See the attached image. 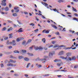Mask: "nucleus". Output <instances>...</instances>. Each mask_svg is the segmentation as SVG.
Returning a JSON list of instances; mask_svg holds the SVG:
<instances>
[{
    "instance_id": "obj_1",
    "label": "nucleus",
    "mask_w": 78,
    "mask_h": 78,
    "mask_svg": "<svg viewBox=\"0 0 78 78\" xmlns=\"http://www.w3.org/2000/svg\"><path fill=\"white\" fill-rule=\"evenodd\" d=\"M68 59L70 61H72V60H75L76 59V57L75 56H72L71 58L70 57H68Z\"/></svg>"
},
{
    "instance_id": "obj_2",
    "label": "nucleus",
    "mask_w": 78,
    "mask_h": 78,
    "mask_svg": "<svg viewBox=\"0 0 78 78\" xmlns=\"http://www.w3.org/2000/svg\"><path fill=\"white\" fill-rule=\"evenodd\" d=\"M14 9L15 10V12H19V9H19V7H15L14 8Z\"/></svg>"
},
{
    "instance_id": "obj_3",
    "label": "nucleus",
    "mask_w": 78,
    "mask_h": 78,
    "mask_svg": "<svg viewBox=\"0 0 78 78\" xmlns=\"http://www.w3.org/2000/svg\"><path fill=\"white\" fill-rule=\"evenodd\" d=\"M9 44H12V45H13V46H14V45H16V41L14 40H12V42H10Z\"/></svg>"
},
{
    "instance_id": "obj_4",
    "label": "nucleus",
    "mask_w": 78,
    "mask_h": 78,
    "mask_svg": "<svg viewBox=\"0 0 78 78\" xmlns=\"http://www.w3.org/2000/svg\"><path fill=\"white\" fill-rule=\"evenodd\" d=\"M7 66H12L13 67V66H16V65H13L11 63H8L7 65Z\"/></svg>"
},
{
    "instance_id": "obj_5",
    "label": "nucleus",
    "mask_w": 78,
    "mask_h": 78,
    "mask_svg": "<svg viewBox=\"0 0 78 78\" xmlns=\"http://www.w3.org/2000/svg\"><path fill=\"white\" fill-rule=\"evenodd\" d=\"M22 30H23L22 28H21L19 30L16 31V32H18V31L19 33H21L22 32H23V31Z\"/></svg>"
},
{
    "instance_id": "obj_6",
    "label": "nucleus",
    "mask_w": 78,
    "mask_h": 78,
    "mask_svg": "<svg viewBox=\"0 0 78 78\" xmlns=\"http://www.w3.org/2000/svg\"><path fill=\"white\" fill-rule=\"evenodd\" d=\"M2 2L1 5L2 6H6V3L3 2V1H2Z\"/></svg>"
},
{
    "instance_id": "obj_7",
    "label": "nucleus",
    "mask_w": 78,
    "mask_h": 78,
    "mask_svg": "<svg viewBox=\"0 0 78 78\" xmlns=\"http://www.w3.org/2000/svg\"><path fill=\"white\" fill-rule=\"evenodd\" d=\"M60 58H62V59H66V60H68V59H67V56H66V57H64L62 56H61L60 57Z\"/></svg>"
},
{
    "instance_id": "obj_8",
    "label": "nucleus",
    "mask_w": 78,
    "mask_h": 78,
    "mask_svg": "<svg viewBox=\"0 0 78 78\" xmlns=\"http://www.w3.org/2000/svg\"><path fill=\"white\" fill-rule=\"evenodd\" d=\"M40 60H42V61H46V59L45 58H42L41 59H40L39 58H38L36 59V61H40Z\"/></svg>"
},
{
    "instance_id": "obj_9",
    "label": "nucleus",
    "mask_w": 78,
    "mask_h": 78,
    "mask_svg": "<svg viewBox=\"0 0 78 78\" xmlns=\"http://www.w3.org/2000/svg\"><path fill=\"white\" fill-rule=\"evenodd\" d=\"M74 45H72V46L70 48H63V49H64L65 50H67V49H71V48H72L73 47H74Z\"/></svg>"
},
{
    "instance_id": "obj_10",
    "label": "nucleus",
    "mask_w": 78,
    "mask_h": 78,
    "mask_svg": "<svg viewBox=\"0 0 78 78\" xmlns=\"http://www.w3.org/2000/svg\"><path fill=\"white\" fill-rule=\"evenodd\" d=\"M61 61V59H55L54 60V62H59Z\"/></svg>"
},
{
    "instance_id": "obj_11",
    "label": "nucleus",
    "mask_w": 78,
    "mask_h": 78,
    "mask_svg": "<svg viewBox=\"0 0 78 78\" xmlns=\"http://www.w3.org/2000/svg\"><path fill=\"white\" fill-rule=\"evenodd\" d=\"M64 55V51H61L59 52L58 54V55H60L61 56L62 55Z\"/></svg>"
},
{
    "instance_id": "obj_12",
    "label": "nucleus",
    "mask_w": 78,
    "mask_h": 78,
    "mask_svg": "<svg viewBox=\"0 0 78 78\" xmlns=\"http://www.w3.org/2000/svg\"><path fill=\"white\" fill-rule=\"evenodd\" d=\"M12 27H10L9 28L8 30H7V31L8 32H9L10 31H12Z\"/></svg>"
},
{
    "instance_id": "obj_13",
    "label": "nucleus",
    "mask_w": 78,
    "mask_h": 78,
    "mask_svg": "<svg viewBox=\"0 0 78 78\" xmlns=\"http://www.w3.org/2000/svg\"><path fill=\"white\" fill-rule=\"evenodd\" d=\"M59 46L58 44H55V45L53 47V48H56L57 47H59Z\"/></svg>"
},
{
    "instance_id": "obj_14",
    "label": "nucleus",
    "mask_w": 78,
    "mask_h": 78,
    "mask_svg": "<svg viewBox=\"0 0 78 78\" xmlns=\"http://www.w3.org/2000/svg\"><path fill=\"white\" fill-rule=\"evenodd\" d=\"M34 49L35 50H39V47H36L34 45Z\"/></svg>"
},
{
    "instance_id": "obj_15",
    "label": "nucleus",
    "mask_w": 78,
    "mask_h": 78,
    "mask_svg": "<svg viewBox=\"0 0 78 78\" xmlns=\"http://www.w3.org/2000/svg\"><path fill=\"white\" fill-rule=\"evenodd\" d=\"M4 10L5 11H9V8L8 7H6L4 9Z\"/></svg>"
},
{
    "instance_id": "obj_16",
    "label": "nucleus",
    "mask_w": 78,
    "mask_h": 78,
    "mask_svg": "<svg viewBox=\"0 0 78 78\" xmlns=\"http://www.w3.org/2000/svg\"><path fill=\"white\" fill-rule=\"evenodd\" d=\"M51 26L52 27L54 28L55 29H57L58 28V27L56 26H55L53 24H51Z\"/></svg>"
},
{
    "instance_id": "obj_17",
    "label": "nucleus",
    "mask_w": 78,
    "mask_h": 78,
    "mask_svg": "<svg viewBox=\"0 0 78 78\" xmlns=\"http://www.w3.org/2000/svg\"><path fill=\"white\" fill-rule=\"evenodd\" d=\"M6 27H5L2 29V31H6Z\"/></svg>"
},
{
    "instance_id": "obj_18",
    "label": "nucleus",
    "mask_w": 78,
    "mask_h": 78,
    "mask_svg": "<svg viewBox=\"0 0 78 78\" xmlns=\"http://www.w3.org/2000/svg\"><path fill=\"white\" fill-rule=\"evenodd\" d=\"M9 39L11 38L12 37V34H9Z\"/></svg>"
},
{
    "instance_id": "obj_19",
    "label": "nucleus",
    "mask_w": 78,
    "mask_h": 78,
    "mask_svg": "<svg viewBox=\"0 0 78 78\" xmlns=\"http://www.w3.org/2000/svg\"><path fill=\"white\" fill-rule=\"evenodd\" d=\"M12 16L14 17H17V14L16 13H13L12 14Z\"/></svg>"
},
{
    "instance_id": "obj_20",
    "label": "nucleus",
    "mask_w": 78,
    "mask_h": 78,
    "mask_svg": "<svg viewBox=\"0 0 78 78\" xmlns=\"http://www.w3.org/2000/svg\"><path fill=\"white\" fill-rule=\"evenodd\" d=\"M73 20H76V21H77V22H78V18L74 17L73 18Z\"/></svg>"
},
{
    "instance_id": "obj_21",
    "label": "nucleus",
    "mask_w": 78,
    "mask_h": 78,
    "mask_svg": "<svg viewBox=\"0 0 78 78\" xmlns=\"http://www.w3.org/2000/svg\"><path fill=\"white\" fill-rule=\"evenodd\" d=\"M13 53H19V51L18 50H16L14 51Z\"/></svg>"
},
{
    "instance_id": "obj_22",
    "label": "nucleus",
    "mask_w": 78,
    "mask_h": 78,
    "mask_svg": "<svg viewBox=\"0 0 78 78\" xmlns=\"http://www.w3.org/2000/svg\"><path fill=\"white\" fill-rule=\"evenodd\" d=\"M21 39H22L21 38H18L17 39L16 41H17V42H19V41H21Z\"/></svg>"
},
{
    "instance_id": "obj_23",
    "label": "nucleus",
    "mask_w": 78,
    "mask_h": 78,
    "mask_svg": "<svg viewBox=\"0 0 78 78\" xmlns=\"http://www.w3.org/2000/svg\"><path fill=\"white\" fill-rule=\"evenodd\" d=\"M24 60L26 61H29V59L25 57L24 58Z\"/></svg>"
},
{
    "instance_id": "obj_24",
    "label": "nucleus",
    "mask_w": 78,
    "mask_h": 78,
    "mask_svg": "<svg viewBox=\"0 0 78 78\" xmlns=\"http://www.w3.org/2000/svg\"><path fill=\"white\" fill-rule=\"evenodd\" d=\"M67 56H70L71 55V53H68L66 54Z\"/></svg>"
},
{
    "instance_id": "obj_25",
    "label": "nucleus",
    "mask_w": 78,
    "mask_h": 78,
    "mask_svg": "<svg viewBox=\"0 0 78 78\" xmlns=\"http://www.w3.org/2000/svg\"><path fill=\"white\" fill-rule=\"evenodd\" d=\"M18 58L20 59H23V57L22 56H19L18 57Z\"/></svg>"
},
{
    "instance_id": "obj_26",
    "label": "nucleus",
    "mask_w": 78,
    "mask_h": 78,
    "mask_svg": "<svg viewBox=\"0 0 78 78\" xmlns=\"http://www.w3.org/2000/svg\"><path fill=\"white\" fill-rule=\"evenodd\" d=\"M27 55H28L29 56H33V54L32 53H27Z\"/></svg>"
},
{
    "instance_id": "obj_27",
    "label": "nucleus",
    "mask_w": 78,
    "mask_h": 78,
    "mask_svg": "<svg viewBox=\"0 0 78 78\" xmlns=\"http://www.w3.org/2000/svg\"><path fill=\"white\" fill-rule=\"evenodd\" d=\"M72 8L73 9V11H75V12H76V11H77L76 9H75V8H74V7H72Z\"/></svg>"
},
{
    "instance_id": "obj_28",
    "label": "nucleus",
    "mask_w": 78,
    "mask_h": 78,
    "mask_svg": "<svg viewBox=\"0 0 78 78\" xmlns=\"http://www.w3.org/2000/svg\"><path fill=\"white\" fill-rule=\"evenodd\" d=\"M30 63H28V65H27V66H26V68H29V67H30Z\"/></svg>"
},
{
    "instance_id": "obj_29",
    "label": "nucleus",
    "mask_w": 78,
    "mask_h": 78,
    "mask_svg": "<svg viewBox=\"0 0 78 78\" xmlns=\"http://www.w3.org/2000/svg\"><path fill=\"white\" fill-rule=\"evenodd\" d=\"M42 41H43L44 43H45V41H46L45 38H43L42 40Z\"/></svg>"
},
{
    "instance_id": "obj_30",
    "label": "nucleus",
    "mask_w": 78,
    "mask_h": 78,
    "mask_svg": "<svg viewBox=\"0 0 78 78\" xmlns=\"http://www.w3.org/2000/svg\"><path fill=\"white\" fill-rule=\"evenodd\" d=\"M51 42L53 44H55L56 42V41H53Z\"/></svg>"
},
{
    "instance_id": "obj_31",
    "label": "nucleus",
    "mask_w": 78,
    "mask_h": 78,
    "mask_svg": "<svg viewBox=\"0 0 78 78\" xmlns=\"http://www.w3.org/2000/svg\"><path fill=\"white\" fill-rule=\"evenodd\" d=\"M66 47V46L64 45H61L59 46V47Z\"/></svg>"
},
{
    "instance_id": "obj_32",
    "label": "nucleus",
    "mask_w": 78,
    "mask_h": 78,
    "mask_svg": "<svg viewBox=\"0 0 78 78\" xmlns=\"http://www.w3.org/2000/svg\"><path fill=\"white\" fill-rule=\"evenodd\" d=\"M26 43V41H25V40L23 41L22 43V45H24V44H25Z\"/></svg>"
},
{
    "instance_id": "obj_33",
    "label": "nucleus",
    "mask_w": 78,
    "mask_h": 78,
    "mask_svg": "<svg viewBox=\"0 0 78 78\" xmlns=\"http://www.w3.org/2000/svg\"><path fill=\"white\" fill-rule=\"evenodd\" d=\"M9 42V40H8L7 41V42H6L7 45H8L10 44Z\"/></svg>"
},
{
    "instance_id": "obj_34",
    "label": "nucleus",
    "mask_w": 78,
    "mask_h": 78,
    "mask_svg": "<svg viewBox=\"0 0 78 78\" xmlns=\"http://www.w3.org/2000/svg\"><path fill=\"white\" fill-rule=\"evenodd\" d=\"M22 51L23 53H26V52H27V51L25 50H22Z\"/></svg>"
},
{
    "instance_id": "obj_35",
    "label": "nucleus",
    "mask_w": 78,
    "mask_h": 78,
    "mask_svg": "<svg viewBox=\"0 0 78 78\" xmlns=\"http://www.w3.org/2000/svg\"><path fill=\"white\" fill-rule=\"evenodd\" d=\"M0 66L1 68H2V67H4V65H3V63L1 64Z\"/></svg>"
},
{
    "instance_id": "obj_36",
    "label": "nucleus",
    "mask_w": 78,
    "mask_h": 78,
    "mask_svg": "<svg viewBox=\"0 0 78 78\" xmlns=\"http://www.w3.org/2000/svg\"><path fill=\"white\" fill-rule=\"evenodd\" d=\"M43 49V48H42L41 46H40L39 48H38L39 50H42Z\"/></svg>"
},
{
    "instance_id": "obj_37",
    "label": "nucleus",
    "mask_w": 78,
    "mask_h": 78,
    "mask_svg": "<svg viewBox=\"0 0 78 78\" xmlns=\"http://www.w3.org/2000/svg\"><path fill=\"white\" fill-rule=\"evenodd\" d=\"M38 68H40V67H42V65H39L37 66Z\"/></svg>"
},
{
    "instance_id": "obj_38",
    "label": "nucleus",
    "mask_w": 78,
    "mask_h": 78,
    "mask_svg": "<svg viewBox=\"0 0 78 78\" xmlns=\"http://www.w3.org/2000/svg\"><path fill=\"white\" fill-rule=\"evenodd\" d=\"M55 34H57V35H59V33L58 32H57L55 33Z\"/></svg>"
},
{
    "instance_id": "obj_39",
    "label": "nucleus",
    "mask_w": 78,
    "mask_h": 78,
    "mask_svg": "<svg viewBox=\"0 0 78 78\" xmlns=\"http://www.w3.org/2000/svg\"><path fill=\"white\" fill-rule=\"evenodd\" d=\"M73 15L75 16H76L77 17H78V14L77 13H74Z\"/></svg>"
},
{
    "instance_id": "obj_40",
    "label": "nucleus",
    "mask_w": 78,
    "mask_h": 78,
    "mask_svg": "<svg viewBox=\"0 0 78 78\" xmlns=\"http://www.w3.org/2000/svg\"><path fill=\"white\" fill-rule=\"evenodd\" d=\"M5 63H6L7 62H9V63L10 62H9L8 60H6L5 61Z\"/></svg>"
},
{
    "instance_id": "obj_41",
    "label": "nucleus",
    "mask_w": 78,
    "mask_h": 78,
    "mask_svg": "<svg viewBox=\"0 0 78 78\" xmlns=\"http://www.w3.org/2000/svg\"><path fill=\"white\" fill-rule=\"evenodd\" d=\"M78 67V65H76L74 66V69H76V68H77Z\"/></svg>"
},
{
    "instance_id": "obj_42",
    "label": "nucleus",
    "mask_w": 78,
    "mask_h": 78,
    "mask_svg": "<svg viewBox=\"0 0 78 78\" xmlns=\"http://www.w3.org/2000/svg\"><path fill=\"white\" fill-rule=\"evenodd\" d=\"M34 45H33L32 46H31V47H30V49H31V50H32V49H33V47H34Z\"/></svg>"
},
{
    "instance_id": "obj_43",
    "label": "nucleus",
    "mask_w": 78,
    "mask_h": 78,
    "mask_svg": "<svg viewBox=\"0 0 78 78\" xmlns=\"http://www.w3.org/2000/svg\"><path fill=\"white\" fill-rule=\"evenodd\" d=\"M65 29H66V28H63V30H62V31H66V30H65Z\"/></svg>"
},
{
    "instance_id": "obj_44",
    "label": "nucleus",
    "mask_w": 78,
    "mask_h": 78,
    "mask_svg": "<svg viewBox=\"0 0 78 78\" xmlns=\"http://www.w3.org/2000/svg\"><path fill=\"white\" fill-rule=\"evenodd\" d=\"M31 39H29L28 40V41H27V43H29L30 42H31Z\"/></svg>"
},
{
    "instance_id": "obj_45",
    "label": "nucleus",
    "mask_w": 78,
    "mask_h": 78,
    "mask_svg": "<svg viewBox=\"0 0 78 78\" xmlns=\"http://www.w3.org/2000/svg\"><path fill=\"white\" fill-rule=\"evenodd\" d=\"M53 55V53H50L49 54V56H52Z\"/></svg>"
},
{
    "instance_id": "obj_46",
    "label": "nucleus",
    "mask_w": 78,
    "mask_h": 78,
    "mask_svg": "<svg viewBox=\"0 0 78 78\" xmlns=\"http://www.w3.org/2000/svg\"><path fill=\"white\" fill-rule=\"evenodd\" d=\"M38 31V29H37L34 30V32H37Z\"/></svg>"
},
{
    "instance_id": "obj_47",
    "label": "nucleus",
    "mask_w": 78,
    "mask_h": 78,
    "mask_svg": "<svg viewBox=\"0 0 78 78\" xmlns=\"http://www.w3.org/2000/svg\"><path fill=\"white\" fill-rule=\"evenodd\" d=\"M61 65V63H57V66H60Z\"/></svg>"
},
{
    "instance_id": "obj_48",
    "label": "nucleus",
    "mask_w": 78,
    "mask_h": 78,
    "mask_svg": "<svg viewBox=\"0 0 78 78\" xmlns=\"http://www.w3.org/2000/svg\"><path fill=\"white\" fill-rule=\"evenodd\" d=\"M10 61L9 62H14V60L11 59L10 60Z\"/></svg>"
},
{
    "instance_id": "obj_49",
    "label": "nucleus",
    "mask_w": 78,
    "mask_h": 78,
    "mask_svg": "<svg viewBox=\"0 0 78 78\" xmlns=\"http://www.w3.org/2000/svg\"><path fill=\"white\" fill-rule=\"evenodd\" d=\"M8 39V37H5L4 38V39L5 40H7V39Z\"/></svg>"
},
{
    "instance_id": "obj_50",
    "label": "nucleus",
    "mask_w": 78,
    "mask_h": 78,
    "mask_svg": "<svg viewBox=\"0 0 78 78\" xmlns=\"http://www.w3.org/2000/svg\"><path fill=\"white\" fill-rule=\"evenodd\" d=\"M9 8H11V3H9Z\"/></svg>"
},
{
    "instance_id": "obj_51",
    "label": "nucleus",
    "mask_w": 78,
    "mask_h": 78,
    "mask_svg": "<svg viewBox=\"0 0 78 78\" xmlns=\"http://www.w3.org/2000/svg\"><path fill=\"white\" fill-rule=\"evenodd\" d=\"M53 47V45H51L49 46V48H50V47Z\"/></svg>"
},
{
    "instance_id": "obj_52",
    "label": "nucleus",
    "mask_w": 78,
    "mask_h": 78,
    "mask_svg": "<svg viewBox=\"0 0 78 78\" xmlns=\"http://www.w3.org/2000/svg\"><path fill=\"white\" fill-rule=\"evenodd\" d=\"M24 76H25V77H28V75L27 74H25Z\"/></svg>"
},
{
    "instance_id": "obj_53",
    "label": "nucleus",
    "mask_w": 78,
    "mask_h": 78,
    "mask_svg": "<svg viewBox=\"0 0 78 78\" xmlns=\"http://www.w3.org/2000/svg\"><path fill=\"white\" fill-rule=\"evenodd\" d=\"M24 14H26V15H27V14H28V13L26 12H24Z\"/></svg>"
},
{
    "instance_id": "obj_54",
    "label": "nucleus",
    "mask_w": 78,
    "mask_h": 78,
    "mask_svg": "<svg viewBox=\"0 0 78 78\" xmlns=\"http://www.w3.org/2000/svg\"><path fill=\"white\" fill-rule=\"evenodd\" d=\"M9 49H11V48H12V46H9Z\"/></svg>"
},
{
    "instance_id": "obj_55",
    "label": "nucleus",
    "mask_w": 78,
    "mask_h": 78,
    "mask_svg": "<svg viewBox=\"0 0 78 78\" xmlns=\"http://www.w3.org/2000/svg\"><path fill=\"white\" fill-rule=\"evenodd\" d=\"M45 33H49V31L48 30H47L45 32Z\"/></svg>"
},
{
    "instance_id": "obj_56",
    "label": "nucleus",
    "mask_w": 78,
    "mask_h": 78,
    "mask_svg": "<svg viewBox=\"0 0 78 78\" xmlns=\"http://www.w3.org/2000/svg\"><path fill=\"white\" fill-rule=\"evenodd\" d=\"M13 27H17V25H16V24H13Z\"/></svg>"
},
{
    "instance_id": "obj_57",
    "label": "nucleus",
    "mask_w": 78,
    "mask_h": 78,
    "mask_svg": "<svg viewBox=\"0 0 78 78\" xmlns=\"http://www.w3.org/2000/svg\"><path fill=\"white\" fill-rule=\"evenodd\" d=\"M54 11H55V12H56V11L57 12H58V10H56V9H54Z\"/></svg>"
},
{
    "instance_id": "obj_58",
    "label": "nucleus",
    "mask_w": 78,
    "mask_h": 78,
    "mask_svg": "<svg viewBox=\"0 0 78 78\" xmlns=\"http://www.w3.org/2000/svg\"><path fill=\"white\" fill-rule=\"evenodd\" d=\"M30 25H32V27H33L34 25V24L33 23H32L30 24Z\"/></svg>"
},
{
    "instance_id": "obj_59",
    "label": "nucleus",
    "mask_w": 78,
    "mask_h": 78,
    "mask_svg": "<svg viewBox=\"0 0 78 78\" xmlns=\"http://www.w3.org/2000/svg\"><path fill=\"white\" fill-rule=\"evenodd\" d=\"M38 27H40V28H42V26H41V25L40 24H38Z\"/></svg>"
},
{
    "instance_id": "obj_60",
    "label": "nucleus",
    "mask_w": 78,
    "mask_h": 78,
    "mask_svg": "<svg viewBox=\"0 0 78 78\" xmlns=\"http://www.w3.org/2000/svg\"><path fill=\"white\" fill-rule=\"evenodd\" d=\"M15 76H18V74L15 73L14 74Z\"/></svg>"
},
{
    "instance_id": "obj_61",
    "label": "nucleus",
    "mask_w": 78,
    "mask_h": 78,
    "mask_svg": "<svg viewBox=\"0 0 78 78\" xmlns=\"http://www.w3.org/2000/svg\"><path fill=\"white\" fill-rule=\"evenodd\" d=\"M8 22H9V23H12V21H11L10 20H8Z\"/></svg>"
},
{
    "instance_id": "obj_62",
    "label": "nucleus",
    "mask_w": 78,
    "mask_h": 78,
    "mask_svg": "<svg viewBox=\"0 0 78 78\" xmlns=\"http://www.w3.org/2000/svg\"><path fill=\"white\" fill-rule=\"evenodd\" d=\"M66 13L67 14H71V13H70V12H66Z\"/></svg>"
},
{
    "instance_id": "obj_63",
    "label": "nucleus",
    "mask_w": 78,
    "mask_h": 78,
    "mask_svg": "<svg viewBox=\"0 0 78 78\" xmlns=\"http://www.w3.org/2000/svg\"><path fill=\"white\" fill-rule=\"evenodd\" d=\"M3 47V45L0 44V47Z\"/></svg>"
},
{
    "instance_id": "obj_64",
    "label": "nucleus",
    "mask_w": 78,
    "mask_h": 78,
    "mask_svg": "<svg viewBox=\"0 0 78 78\" xmlns=\"http://www.w3.org/2000/svg\"><path fill=\"white\" fill-rule=\"evenodd\" d=\"M67 78H74V77H69Z\"/></svg>"
}]
</instances>
